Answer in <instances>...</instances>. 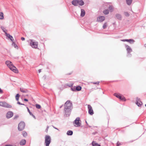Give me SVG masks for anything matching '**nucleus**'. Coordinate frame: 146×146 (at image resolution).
Masks as SVG:
<instances>
[{
  "label": "nucleus",
  "instance_id": "obj_1",
  "mask_svg": "<svg viewBox=\"0 0 146 146\" xmlns=\"http://www.w3.org/2000/svg\"><path fill=\"white\" fill-rule=\"evenodd\" d=\"M72 106V104L70 102V100H67L65 103L64 105V111L67 116H69L70 115Z\"/></svg>",
  "mask_w": 146,
  "mask_h": 146
},
{
  "label": "nucleus",
  "instance_id": "obj_2",
  "mask_svg": "<svg viewBox=\"0 0 146 146\" xmlns=\"http://www.w3.org/2000/svg\"><path fill=\"white\" fill-rule=\"evenodd\" d=\"M5 64L9 67L10 69L15 73L18 72V71L17 70L16 67L13 64L12 62L10 61H6Z\"/></svg>",
  "mask_w": 146,
  "mask_h": 146
},
{
  "label": "nucleus",
  "instance_id": "obj_3",
  "mask_svg": "<svg viewBox=\"0 0 146 146\" xmlns=\"http://www.w3.org/2000/svg\"><path fill=\"white\" fill-rule=\"evenodd\" d=\"M72 3L74 6H78V5L82 6L84 4L82 0H73L72 1Z\"/></svg>",
  "mask_w": 146,
  "mask_h": 146
},
{
  "label": "nucleus",
  "instance_id": "obj_4",
  "mask_svg": "<svg viewBox=\"0 0 146 146\" xmlns=\"http://www.w3.org/2000/svg\"><path fill=\"white\" fill-rule=\"evenodd\" d=\"M45 144L46 146H49L51 141V138L49 135H46L45 137Z\"/></svg>",
  "mask_w": 146,
  "mask_h": 146
},
{
  "label": "nucleus",
  "instance_id": "obj_5",
  "mask_svg": "<svg viewBox=\"0 0 146 146\" xmlns=\"http://www.w3.org/2000/svg\"><path fill=\"white\" fill-rule=\"evenodd\" d=\"M38 42H35L33 40H31L30 42V45L34 48H37Z\"/></svg>",
  "mask_w": 146,
  "mask_h": 146
},
{
  "label": "nucleus",
  "instance_id": "obj_6",
  "mask_svg": "<svg viewBox=\"0 0 146 146\" xmlns=\"http://www.w3.org/2000/svg\"><path fill=\"white\" fill-rule=\"evenodd\" d=\"M0 106L7 108H12V106L11 105L7 103L6 102H0Z\"/></svg>",
  "mask_w": 146,
  "mask_h": 146
},
{
  "label": "nucleus",
  "instance_id": "obj_7",
  "mask_svg": "<svg viewBox=\"0 0 146 146\" xmlns=\"http://www.w3.org/2000/svg\"><path fill=\"white\" fill-rule=\"evenodd\" d=\"M81 121L80 120V118L79 117H77L74 121V123L76 125V126L78 127L80 126L81 125Z\"/></svg>",
  "mask_w": 146,
  "mask_h": 146
},
{
  "label": "nucleus",
  "instance_id": "obj_8",
  "mask_svg": "<svg viewBox=\"0 0 146 146\" xmlns=\"http://www.w3.org/2000/svg\"><path fill=\"white\" fill-rule=\"evenodd\" d=\"M25 124L23 122H20L18 126V129L19 131H22L25 128Z\"/></svg>",
  "mask_w": 146,
  "mask_h": 146
},
{
  "label": "nucleus",
  "instance_id": "obj_9",
  "mask_svg": "<svg viewBox=\"0 0 146 146\" xmlns=\"http://www.w3.org/2000/svg\"><path fill=\"white\" fill-rule=\"evenodd\" d=\"M71 90L73 91L76 92V91H80L82 89V87L79 86H74L73 87H71Z\"/></svg>",
  "mask_w": 146,
  "mask_h": 146
},
{
  "label": "nucleus",
  "instance_id": "obj_10",
  "mask_svg": "<svg viewBox=\"0 0 146 146\" xmlns=\"http://www.w3.org/2000/svg\"><path fill=\"white\" fill-rule=\"evenodd\" d=\"M114 95L116 97L119 98L121 100H122L123 101H125L126 100L125 98L124 97L121 96L120 94L115 93L114 94Z\"/></svg>",
  "mask_w": 146,
  "mask_h": 146
},
{
  "label": "nucleus",
  "instance_id": "obj_11",
  "mask_svg": "<svg viewBox=\"0 0 146 146\" xmlns=\"http://www.w3.org/2000/svg\"><path fill=\"white\" fill-rule=\"evenodd\" d=\"M13 113L11 111H9L6 114V117L7 119L11 117L13 115Z\"/></svg>",
  "mask_w": 146,
  "mask_h": 146
},
{
  "label": "nucleus",
  "instance_id": "obj_12",
  "mask_svg": "<svg viewBox=\"0 0 146 146\" xmlns=\"http://www.w3.org/2000/svg\"><path fill=\"white\" fill-rule=\"evenodd\" d=\"M88 108L89 113L91 115H93L94 113V112L92 108L90 105H88Z\"/></svg>",
  "mask_w": 146,
  "mask_h": 146
},
{
  "label": "nucleus",
  "instance_id": "obj_13",
  "mask_svg": "<svg viewBox=\"0 0 146 146\" xmlns=\"http://www.w3.org/2000/svg\"><path fill=\"white\" fill-rule=\"evenodd\" d=\"M105 17L104 16H100L97 18V21L98 22H102L105 20Z\"/></svg>",
  "mask_w": 146,
  "mask_h": 146
},
{
  "label": "nucleus",
  "instance_id": "obj_14",
  "mask_svg": "<svg viewBox=\"0 0 146 146\" xmlns=\"http://www.w3.org/2000/svg\"><path fill=\"white\" fill-rule=\"evenodd\" d=\"M136 104L139 107H140L141 106L142 104V103L140 101V98H137Z\"/></svg>",
  "mask_w": 146,
  "mask_h": 146
},
{
  "label": "nucleus",
  "instance_id": "obj_15",
  "mask_svg": "<svg viewBox=\"0 0 146 146\" xmlns=\"http://www.w3.org/2000/svg\"><path fill=\"white\" fill-rule=\"evenodd\" d=\"M125 46L126 48V50L128 54H129L132 51V49L129 46L127 45H125Z\"/></svg>",
  "mask_w": 146,
  "mask_h": 146
},
{
  "label": "nucleus",
  "instance_id": "obj_16",
  "mask_svg": "<svg viewBox=\"0 0 146 146\" xmlns=\"http://www.w3.org/2000/svg\"><path fill=\"white\" fill-rule=\"evenodd\" d=\"M20 90L21 92L24 93H27L29 92V91L27 89L23 88H20Z\"/></svg>",
  "mask_w": 146,
  "mask_h": 146
},
{
  "label": "nucleus",
  "instance_id": "obj_17",
  "mask_svg": "<svg viewBox=\"0 0 146 146\" xmlns=\"http://www.w3.org/2000/svg\"><path fill=\"white\" fill-rule=\"evenodd\" d=\"M26 141L25 139H23L20 142V145H24L25 144Z\"/></svg>",
  "mask_w": 146,
  "mask_h": 146
},
{
  "label": "nucleus",
  "instance_id": "obj_18",
  "mask_svg": "<svg viewBox=\"0 0 146 146\" xmlns=\"http://www.w3.org/2000/svg\"><path fill=\"white\" fill-rule=\"evenodd\" d=\"M85 14V10L84 9H81L80 16L82 17H83L84 16Z\"/></svg>",
  "mask_w": 146,
  "mask_h": 146
},
{
  "label": "nucleus",
  "instance_id": "obj_19",
  "mask_svg": "<svg viewBox=\"0 0 146 146\" xmlns=\"http://www.w3.org/2000/svg\"><path fill=\"white\" fill-rule=\"evenodd\" d=\"M108 9H109V11H110V12H113L114 10L113 7L112 5H110L109 6Z\"/></svg>",
  "mask_w": 146,
  "mask_h": 146
},
{
  "label": "nucleus",
  "instance_id": "obj_20",
  "mask_svg": "<svg viewBox=\"0 0 146 146\" xmlns=\"http://www.w3.org/2000/svg\"><path fill=\"white\" fill-rule=\"evenodd\" d=\"M115 16L116 18L119 20H121V15L118 14H117Z\"/></svg>",
  "mask_w": 146,
  "mask_h": 146
},
{
  "label": "nucleus",
  "instance_id": "obj_21",
  "mask_svg": "<svg viewBox=\"0 0 146 146\" xmlns=\"http://www.w3.org/2000/svg\"><path fill=\"white\" fill-rule=\"evenodd\" d=\"M27 109L28 111L29 112L30 115L32 116L35 118V116L33 114V113L30 111L29 108L28 107H27Z\"/></svg>",
  "mask_w": 146,
  "mask_h": 146
},
{
  "label": "nucleus",
  "instance_id": "obj_22",
  "mask_svg": "<svg viewBox=\"0 0 146 146\" xmlns=\"http://www.w3.org/2000/svg\"><path fill=\"white\" fill-rule=\"evenodd\" d=\"M73 132L72 131L69 130L67 133V134L68 135H71L73 134Z\"/></svg>",
  "mask_w": 146,
  "mask_h": 146
},
{
  "label": "nucleus",
  "instance_id": "obj_23",
  "mask_svg": "<svg viewBox=\"0 0 146 146\" xmlns=\"http://www.w3.org/2000/svg\"><path fill=\"white\" fill-rule=\"evenodd\" d=\"M103 13L105 15H108L109 13V11L108 9H106L104 10Z\"/></svg>",
  "mask_w": 146,
  "mask_h": 146
},
{
  "label": "nucleus",
  "instance_id": "obj_24",
  "mask_svg": "<svg viewBox=\"0 0 146 146\" xmlns=\"http://www.w3.org/2000/svg\"><path fill=\"white\" fill-rule=\"evenodd\" d=\"M133 0H126L127 4L128 5H130L132 1Z\"/></svg>",
  "mask_w": 146,
  "mask_h": 146
},
{
  "label": "nucleus",
  "instance_id": "obj_25",
  "mask_svg": "<svg viewBox=\"0 0 146 146\" xmlns=\"http://www.w3.org/2000/svg\"><path fill=\"white\" fill-rule=\"evenodd\" d=\"M127 42H128L130 43H133L135 41L133 39H127Z\"/></svg>",
  "mask_w": 146,
  "mask_h": 146
},
{
  "label": "nucleus",
  "instance_id": "obj_26",
  "mask_svg": "<svg viewBox=\"0 0 146 146\" xmlns=\"http://www.w3.org/2000/svg\"><path fill=\"white\" fill-rule=\"evenodd\" d=\"M92 143L93 146H101L98 143H96L94 141L92 142Z\"/></svg>",
  "mask_w": 146,
  "mask_h": 146
},
{
  "label": "nucleus",
  "instance_id": "obj_27",
  "mask_svg": "<svg viewBox=\"0 0 146 146\" xmlns=\"http://www.w3.org/2000/svg\"><path fill=\"white\" fill-rule=\"evenodd\" d=\"M3 14L2 12H1L0 13V19H3Z\"/></svg>",
  "mask_w": 146,
  "mask_h": 146
},
{
  "label": "nucleus",
  "instance_id": "obj_28",
  "mask_svg": "<svg viewBox=\"0 0 146 146\" xmlns=\"http://www.w3.org/2000/svg\"><path fill=\"white\" fill-rule=\"evenodd\" d=\"M12 45L13 46H14V47L15 48H18V46H17V45L14 42H13V43H12Z\"/></svg>",
  "mask_w": 146,
  "mask_h": 146
},
{
  "label": "nucleus",
  "instance_id": "obj_29",
  "mask_svg": "<svg viewBox=\"0 0 146 146\" xmlns=\"http://www.w3.org/2000/svg\"><path fill=\"white\" fill-rule=\"evenodd\" d=\"M19 96H20V95L18 94H17L16 95V96H15L16 100L17 101H18L19 100Z\"/></svg>",
  "mask_w": 146,
  "mask_h": 146
},
{
  "label": "nucleus",
  "instance_id": "obj_30",
  "mask_svg": "<svg viewBox=\"0 0 146 146\" xmlns=\"http://www.w3.org/2000/svg\"><path fill=\"white\" fill-rule=\"evenodd\" d=\"M124 14L126 17H128L129 16V13L127 12H124Z\"/></svg>",
  "mask_w": 146,
  "mask_h": 146
},
{
  "label": "nucleus",
  "instance_id": "obj_31",
  "mask_svg": "<svg viewBox=\"0 0 146 146\" xmlns=\"http://www.w3.org/2000/svg\"><path fill=\"white\" fill-rule=\"evenodd\" d=\"M93 84H96L97 85H99V84L100 83L99 81H98L96 82H91Z\"/></svg>",
  "mask_w": 146,
  "mask_h": 146
},
{
  "label": "nucleus",
  "instance_id": "obj_32",
  "mask_svg": "<svg viewBox=\"0 0 146 146\" xmlns=\"http://www.w3.org/2000/svg\"><path fill=\"white\" fill-rule=\"evenodd\" d=\"M3 31L5 32V33L6 34V35L7 36L9 37L11 35L7 33V32H5V31L3 30Z\"/></svg>",
  "mask_w": 146,
  "mask_h": 146
},
{
  "label": "nucleus",
  "instance_id": "obj_33",
  "mask_svg": "<svg viewBox=\"0 0 146 146\" xmlns=\"http://www.w3.org/2000/svg\"><path fill=\"white\" fill-rule=\"evenodd\" d=\"M36 107L37 109H40L41 108V106L40 105L38 104H36Z\"/></svg>",
  "mask_w": 146,
  "mask_h": 146
},
{
  "label": "nucleus",
  "instance_id": "obj_34",
  "mask_svg": "<svg viewBox=\"0 0 146 146\" xmlns=\"http://www.w3.org/2000/svg\"><path fill=\"white\" fill-rule=\"evenodd\" d=\"M107 23H105L103 25V28L104 29H105L107 27Z\"/></svg>",
  "mask_w": 146,
  "mask_h": 146
},
{
  "label": "nucleus",
  "instance_id": "obj_35",
  "mask_svg": "<svg viewBox=\"0 0 146 146\" xmlns=\"http://www.w3.org/2000/svg\"><path fill=\"white\" fill-rule=\"evenodd\" d=\"M23 135L24 137H26L27 135V133L26 132H23Z\"/></svg>",
  "mask_w": 146,
  "mask_h": 146
},
{
  "label": "nucleus",
  "instance_id": "obj_36",
  "mask_svg": "<svg viewBox=\"0 0 146 146\" xmlns=\"http://www.w3.org/2000/svg\"><path fill=\"white\" fill-rule=\"evenodd\" d=\"M117 146H119L120 145H121L122 144L121 143L119 142V141H118L116 143Z\"/></svg>",
  "mask_w": 146,
  "mask_h": 146
},
{
  "label": "nucleus",
  "instance_id": "obj_37",
  "mask_svg": "<svg viewBox=\"0 0 146 146\" xmlns=\"http://www.w3.org/2000/svg\"><path fill=\"white\" fill-rule=\"evenodd\" d=\"M9 38L12 41H13V37L11 35L9 37Z\"/></svg>",
  "mask_w": 146,
  "mask_h": 146
},
{
  "label": "nucleus",
  "instance_id": "obj_38",
  "mask_svg": "<svg viewBox=\"0 0 146 146\" xmlns=\"http://www.w3.org/2000/svg\"><path fill=\"white\" fill-rule=\"evenodd\" d=\"M49 128V126H47L46 128V129L45 130V131L46 133L48 132V129Z\"/></svg>",
  "mask_w": 146,
  "mask_h": 146
},
{
  "label": "nucleus",
  "instance_id": "obj_39",
  "mask_svg": "<svg viewBox=\"0 0 146 146\" xmlns=\"http://www.w3.org/2000/svg\"><path fill=\"white\" fill-rule=\"evenodd\" d=\"M73 84H72V83H71V84H70L69 85H67L69 87H73Z\"/></svg>",
  "mask_w": 146,
  "mask_h": 146
},
{
  "label": "nucleus",
  "instance_id": "obj_40",
  "mask_svg": "<svg viewBox=\"0 0 146 146\" xmlns=\"http://www.w3.org/2000/svg\"><path fill=\"white\" fill-rule=\"evenodd\" d=\"M3 93V91L0 88V94H2Z\"/></svg>",
  "mask_w": 146,
  "mask_h": 146
},
{
  "label": "nucleus",
  "instance_id": "obj_41",
  "mask_svg": "<svg viewBox=\"0 0 146 146\" xmlns=\"http://www.w3.org/2000/svg\"><path fill=\"white\" fill-rule=\"evenodd\" d=\"M18 115H15L14 117V119H16L17 118H18Z\"/></svg>",
  "mask_w": 146,
  "mask_h": 146
},
{
  "label": "nucleus",
  "instance_id": "obj_42",
  "mask_svg": "<svg viewBox=\"0 0 146 146\" xmlns=\"http://www.w3.org/2000/svg\"><path fill=\"white\" fill-rule=\"evenodd\" d=\"M21 39L23 41V40H25V38L24 37H22L21 38Z\"/></svg>",
  "mask_w": 146,
  "mask_h": 146
},
{
  "label": "nucleus",
  "instance_id": "obj_43",
  "mask_svg": "<svg viewBox=\"0 0 146 146\" xmlns=\"http://www.w3.org/2000/svg\"><path fill=\"white\" fill-rule=\"evenodd\" d=\"M127 39H123L121 40V41H127Z\"/></svg>",
  "mask_w": 146,
  "mask_h": 146
},
{
  "label": "nucleus",
  "instance_id": "obj_44",
  "mask_svg": "<svg viewBox=\"0 0 146 146\" xmlns=\"http://www.w3.org/2000/svg\"><path fill=\"white\" fill-rule=\"evenodd\" d=\"M52 126L53 127V128H54V129H57V130H58L59 131V129H58V128H56V127H55L54 126H53V125H52Z\"/></svg>",
  "mask_w": 146,
  "mask_h": 146
},
{
  "label": "nucleus",
  "instance_id": "obj_45",
  "mask_svg": "<svg viewBox=\"0 0 146 146\" xmlns=\"http://www.w3.org/2000/svg\"><path fill=\"white\" fill-rule=\"evenodd\" d=\"M17 104H19L20 105H22V103H20V102H18V101L17 102Z\"/></svg>",
  "mask_w": 146,
  "mask_h": 146
},
{
  "label": "nucleus",
  "instance_id": "obj_46",
  "mask_svg": "<svg viewBox=\"0 0 146 146\" xmlns=\"http://www.w3.org/2000/svg\"><path fill=\"white\" fill-rule=\"evenodd\" d=\"M24 100L25 101H26V102H28V99H24Z\"/></svg>",
  "mask_w": 146,
  "mask_h": 146
},
{
  "label": "nucleus",
  "instance_id": "obj_47",
  "mask_svg": "<svg viewBox=\"0 0 146 146\" xmlns=\"http://www.w3.org/2000/svg\"><path fill=\"white\" fill-rule=\"evenodd\" d=\"M41 71V69H40L38 70V72L39 73H40Z\"/></svg>",
  "mask_w": 146,
  "mask_h": 146
},
{
  "label": "nucleus",
  "instance_id": "obj_48",
  "mask_svg": "<svg viewBox=\"0 0 146 146\" xmlns=\"http://www.w3.org/2000/svg\"><path fill=\"white\" fill-rule=\"evenodd\" d=\"M63 106V105H62V106H61L60 107V108L62 107Z\"/></svg>",
  "mask_w": 146,
  "mask_h": 146
},
{
  "label": "nucleus",
  "instance_id": "obj_49",
  "mask_svg": "<svg viewBox=\"0 0 146 146\" xmlns=\"http://www.w3.org/2000/svg\"><path fill=\"white\" fill-rule=\"evenodd\" d=\"M24 105V106H26V105H25V104H22V105Z\"/></svg>",
  "mask_w": 146,
  "mask_h": 146
},
{
  "label": "nucleus",
  "instance_id": "obj_50",
  "mask_svg": "<svg viewBox=\"0 0 146 146\" xmlns=\"http://www.w3.org/2000/svg\"><path fill=\"white\" fill-rule=\"evenodd\" d=\"M144 46L146 47V44H144Z\"/></svg>",
  "mask_w": 146,
  "mask_h": 146
},
{
  "label": "nucleus",
  "instance_id": "obj_51",
  "mask_svg": "<svg viewBox=\"0 0 146 146\" xmlns=\"http://www.w3.org/2000/svg\"><path fill=\"white\" fill-rule=\"evenodd\" d=\"M86 123L87 124V123L86 121Z\"/></svg>",
  "mask_w": 146,
  "mask_h": 146
},
{
  "label": "nucleus",
  "instance_id": "obj_52",
  "mask_svg": "<svg viewBox=\"0 0 146 146\" xmlns=\"http://www.w3.org/2000/svg\"><path fill=\"white\" fill-rule=\"evenodd\" d=\"M145 106H146V104H145Z\"/></svg>",
  "mask_w": 146,
  "mask_h": 146
}]
</instances>
